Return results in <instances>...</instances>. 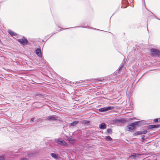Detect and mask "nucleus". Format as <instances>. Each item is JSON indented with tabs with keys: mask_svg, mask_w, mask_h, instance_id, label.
<instances>
[{
	"mask_svg": "<svg viewBox=\"0 0 160 160\" xmlns=\"http://www.w3.org/2000/svg\"><path fill=\"white\" fill-rule=\"evenodd\" d=\"M139 122H135L126 126V130L127 131H131L134 129L138 125Z\"/></svg>",
	"mask_w": 160,
	"mask_h": 160,
	"instance_id": "obj_1",
	"label": "nucleus"
},
{
	"mask_svg": "<svg viewBox=\"0 0 160 160\" xmlns=\"http://www.w3.org/2000/svg\"><path fill=\"white\" fill-rule=\"evenodd\" d=\"M114 108V107L110 106L108 107H104L103 108H102L99 109V111L100 112H106L109 110H112Z\"/></svg>",
	"mask_w": 160,
	"mask_h": 160,
	"instance_id": "obj_2",
	"label": "nucleus"
},
{
	"mask_svg": "<svg viewBox=\"0 0 160 160\" xmlns=\"http://www.w3.org/2000/svg\"><path fill=\"white\" fill-rule=\"evenodd\" d=\"M151 52L153 55H160V52L156 49L152 48L151 49Z\"/></svg>",
	"mask_w": 160,
	"mask_h": 160,
	"instance_id": "obj_3",
	"label": "nucleus"
},
{
	"mask_svg": "<svg viewBox=\"0 0 160 160\" xmlns=\"http://www.w3.org/2000/svg\"><path fill=\"white\" fill-rule=\"evenodd\" d=\"M56 142L61 145L63 146H65L66 145V143L65 141L63 140L62 139H58L56 140Z\"/></svg>",
	"mask_w": 160,
	"mask_h": 160,
	"instance_id": "obj_4",
	"label": "nucleus"
},
{
	"mask_svg": "<svg viewBox=\"0 0 160 160\" xmlns=\"http://www.w3.org/2000/svg\"><path fill=\"white\" fill-rule=\"evenodd\" d=\"M140 156V154L136 153H133L129 157L132 158L136 159L139 158Z\"/></svg>",
	"mask_w": 160,
	"mask_h": 160,
	"instance_id": "obj_5",
	"label": "nucleus"
},
{
	"mask_svg": "<svg viewBox=\"0 0 160 160\" xmlns=\"http://www.w3.org/2000/svg\"><path fill=\"white\" fill-rule=\"evenodd\" d=\"M147 131L146 130H144L143 131H138L134 133L135 136H137L139 135H141L142 134H145L146 133Z\"/></svg>",
	"mask_w": 160,
	"mask_h": 160,
	"instance_id": "obj_6",
	"label": "nucleus"
},
{
	"mask_svg": "<svg viewBox=\"0 0 160 160\" xmlns=\"http://www.w3.org/2000/svg\"><path fill=\"white\" fill-rule=\"evenodd\" d=\"M18 41L22 44H24L27 43V40L26 39L24 38L22 39H19Z\"/></svg>",
	"mask_w": 160,
	"mask_h": 160,
	"instance_id": "obj_7",
	"label": "nucleus"
},
{
	"mask_svg": "<svg viewBox=\"0 0 160 160\" xmlns=\"http://www.w3.org/2000/svg\"><path fill=\"white\" fill-rule=\"evenodd\" d=\"M36 54L39 56H41V50L39 49H37L36 51Z\"/></svg>",
	"mask_w": 160,
	"mask_h": 160,
	"instance_id": "obj_8",
	"label": "nucleus"
},
{
	"mask_svg": "<svg viewBox=\"0 0 160 160\" xmlns=\"http://www.w3.org/2000/svg\"><path fill=\"white\" fill-rule=\"evenodd\" d=\"M99 127L101 129H104L106 128V126L104 123H102L99 125Z\"/></svg>",
	"mask_w": 160,
	"mask_h": 160,
	"instance_id": "obj_9",
	"label": "nucleus"
},
{
	"mask_svg": "<svg viewBox=\"0 0 160 160\" xmlns=\"http://www.w3.org/2000/svg\"><path fill=\"white\" fill-rule=\"evenodd\" d=\"M50 155L52 157L55 159H57L58 158V155L55 153H51Z\"/></svg>",
	"mask_w": 160,
	"mask_h": 160,
	"instance_id": "obj_10",
	"label": "nucleus"
},
{
	"mask_svg": "<svg viewBox=\"0 0 160 160\" xmlns=\"http://www.w3.org/2000/svg\"><path fill=\"white\" fill-rule=\"evenodd\" d=\"M68 140L71 143H73L74 142V140L71 137L68 138Z\"/></svg>",
	"mask_w": 160,
	"mask_h": 160,
	"instance_id": "obj_11",
	"label": "nucleus"
},
{
	"mask_svg": "<svg viewBox=\"0 0 160 160\" xmlns=\"http://www.w3.org/2000/svg\"><path fill=\"white\" fill-rule=\"evenodd\" d=\"M8 33L12 36H15L16 34L10 30H8Z\"/></svg>",
	"mask_w": 160,
	"mask_h": 160,
	"instance_id": "obj_12",
	"label": "nucleus"
},
{
	"mask_svg": "<svg viewBox=\"0 0 160 160\" xmlns=\"http://www.w3.org/2000/svg\"><path fill=\"white\" fill-rule=\"evenodd\" d=\"M48 119L49 120H54L55 119V118L53 116H49L48 117Z\"/></svg>",
	"mask_w": 160,
	"mask_h": 160,
	"instance_id": "obj_13",
	"label": "nucleus"
},
{
	"mask_svg": "<svg viewBox=\"0 0 160 160\" xmlns=\"http://www.w3.org/2000/svg\"><path fill=\"white\" fill-rule=\"evenodd\" d=\"M158 127V126L157 125H151L149 126V128H157Z\"/></svg>",
	"mask_w": 160,
	"mask_h": 160,
	"instance_id": "obj_14",
	"label": "nucleus"
},
{
	"mask_svg": "<svg viewBox=\"0 0 160 160\" xmlns=\"http://www.w3.org/2000/svg\"><path fill=\"white\" fill-rule=\"evenodd\" d=\"M78 122L74 121L71 123V126H74V125L76 124Z\"/></svg>",
	"mask_w": 160,
	"mask_h": 160,
	"instance_id": "obj_15",
	"label": "nucleus"
},
{
	"mask_svg": "<svg viewBox=\"0 0 160 160\" xmlns=\"http://www.w3.org/2000/svg\"><path fill=\"white\" fill-rule=\"evenodd\" d=\"M106 138L107 140H108V141H110L112 139L111 137L109 136H108L106 137Z\"/></svg>",
	"mask_w": 160,
	"mask_h": 160,
	"instance_id": "obj_16",
	"label": "nucleus"
},
{
	"mask_svg": "<svg viewBox=\"0 0 160 160\" xmlns=\"http://www.w3.org/2000/svg\"><path fill=\"white\" fill-rule=\"evenodd\" d=\"M20 160H28V159L25 158H22L20 159Z\"/></svg>",
	"mask_w": 160,
	"mask_h": 160,
	"instance_id": "obj_17",
	"label": "nucleus"
},
{
	"mask_svg": "<svg viewBox=\"0 0 160 160\" xmlns=\"http://www.w3.org/2000/svg\"><path fill=\"white\" fill-rule=\"evenodd\" d=\"M158 119H155L154 120V121L155 122H157L158 121Z\"/></svg>",
	"mask_w": 160,
	"mask_h": 160,
	"instance_id": "obj_18",
	"label": "nucleus"
},
{
	"mask_svg": "<svg viewBox=\"0 0 160 160\" xmlns=\"http://www.w3.org/2000/svg\"><path fill=\"white\" fill-rule=\"evenodd\" d=\"M4 158V156H1L0 157V160H2Z\"/></svg>",
	"mask_w": 160,
	"mask_h": 160,
	"instance_id": "obj_19",
	"label": "nucleus"
},
{
	"mask_svg": "<svg viewBox=\"0 0 160 160\" xmlns=\"http://www.w3.org/2000/svg\"><path fill=\"white\" fill-rule=\"evenodd\" d=\"M34 120V118H32L31 119V120H30V122H33V120Z\"/></svg>",
	"mask_w": 160,
	"mask_h": 160,
	"instance_id": "obj_20",
	"label": "nucleus"
},
{
	"mask_svg": "<svg viewBox=\"0 0 160 160\" xmlns=\"http://www.w3.org/2000/svg\"><path fill=\"white\" fill-rule=\"evenodd\" d=\"M108 132H109L111 131V130L110 129H108Z\"/></svg>",
	"mask_w": 160,
	"mask_h": 160,
	"instance_id": "obj_21",
	"label": "nucleus"
}]
</instances>
